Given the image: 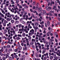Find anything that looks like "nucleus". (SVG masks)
<instances>
[{"label":"nucleus","instance_id":"1","mask_svg":"<svg viewBox=\"0 0 60 60\" xmlns=\"http://www.w3.org/2000/svg\"><path fill=\"white\" fill-rule=\"evenodd\" d=\"M46 9L48 11H49V9L50 10V9H51V7H48L47 6H46Z\"/></svg>","mask_w":60,"mask_h":60},{"label":"nucleus","instance_id":"2","mask_svg":"<svg viewBox=\"0 0 60 60\" xmlns=\"http://www.w3.org/2000/svg\"><path fill=\"white\" fill-rule=\"evenodd\" d=\"M38 25V22H36L35 23V26L36 27H37V26Z\"/></svg>","mask_w":60,"mask_h":60},{"label":"nucleus","instance_id":"3","mask_svg":"<svg viewBox=\"0 0 60 60\" xmlns=\"http://www.w3.org/2000/svg\"><path fill=\"white\" fill-rule=\"evenodd\" d=\"M43 12L44 13L45 15H47V13L46 12V11L45 10H43Z\"/></svg>","mask_w":60,"mask_h":60},{"label":"nucleus","instance_id":"4","mask_svg":"<svg viewBox=\"0 0 60 60\" xmlns=\"http://www.w3.org/2000/svg\"><path fill=\"white\" fill-rule=\"evenodd\" d=\"M39 11H42V9L41 8H40L38 9Z\"/></svg>","mask_w":60,"mask_h":60},{"label":"nucleus","instance_id":"5","mask_svg":"<svg viewBox=\"0 0 60 60\" xmlns=\"http://www.w3.org/2000/svg\"><path fill=\"white\" fill-rule=\"evenodd\" d=\"M11 56H12V59L13 60L14 58V55H13V54H12L11 55Z\"/></svg>","mask_w":60,"mask_h":60},{"label":"nucleus","instance_id":"6","mask_svg":"<svg viewBox=\"0 0 60 60\" xmlns=\"http://www.w3.org/2000/svg\"><path fill=\"white\" fill-rule=\"evenodd\" d=\"M10 47L11 45H8L6 46V47L7 48H9Z\"/></svg>","mask_w":60,"mask_h":60},{"label":"nucleus","instance_id":"7","mask_svg":"<svg viewBox=\"0 0 60 60\" xmlns=\"http://www.w3.org/2000/svg\"><path fill=\"white\" fill-rule=\"evenodd\" d=\"M6 20L7 21H10L11 20V19L9 18H6Z\"/></svg>","mask_w":60,"mask_h":60},{"label":"nucleus","instance_id":"8","mask_svg":"<svg viewBox=\"0 0 60 60\" xmlns=\"http://www.w3.org/2000/svg\"><path fill=\"white\" fill-rule=\"evenodd\" d=\"M22 35L23 37H25L26 36V34L25 33H23L22 34Z\"/></svg>","mask_w":60,"mask_h":60},{"label":"nucleus","instance_id":"9","mask_svg":"<svg viewBox=\"0 0 60 60\" xmlns=\"http://www.w3.org/2000/svg\"><path fill=\"white\" fill-rule=\"evenodd\" d=\"M23 56L24 57H22L21 59V60H24L25 59V56Z\"/></svg>","mask_w":60,"mask_h":60},{"label":"nucleus","instance_id":"10","mask_svg":"<svg viewBox=\"0 0 60 60\" xmlns=\"http://www.w3.org/2000/svg\"><path fill=\"white\" fill-rule=\"evenodd\" d=\"M30 45H32L34 44V42H31V43H30Z\"/></svg>","mask_w":60,"mask_h":60},{"label":"nucleus","instance_id":"11","mask_svg":"<svg viewBox=\"0 0 60 60\" xmlns=\"http://www.w3.org/2000/svg\"><path fill=\"white\" fill-rule=\"evenodd\" d=\"M9 60H12V57L11 56H9Z\"/></svg>","mask_w":60,"mask_h":60},{"label":"nucleus","instance_id":"12","mask_svg":"<svg viewBox=\"0 0 60 60\" xmlns=\"http://www.w3.org/2000/svg\"><path fill=\"white\" fill-rule=\"evenodd\" d=\"M47 25L48 26H49V25H50V23H49V21H48L47 22Z\"/></svg>","mask_w":60,"mask_h":60},{"label":"nucleus","instance_id":"13","mask_svg":"<svg viewBox=\"0 0 60 60\" xmlns=\"http://www.w3.org/2000/svg\"><path fill=\"white\" fill-rule=\"evenodd\" d=\"M36 57H38V56H39V55L37 53H36Z\"/></svg>","mask_w":60,"mask_h":60},{"label":"nucleus","instance_id":"14","mask_svg":"<svg viewBox=\"0 0 60 60\" xmlns=\"http://www.w3.org/2000/svg\"><path fill=\"white\" fill-rule=\"evenodd\" d=\"M33 27L34 29H38V27L36 28L34 27V25L33 26Z\"/></svg>","mask_w":60,"mask_h":60},{"label":"nucleus","instance_id":"15","mask_svg":"<svg viewBox=\"0 0 60 60\" xmlns=\"http://www.w3.org/2000/svg\"><path fill=\"white\" fill-rule=\"evenodd\" d=\"M35 4H36V2H35L34 1L33 3V5H34Z\"/></svg>","mask_w":60,"mask_h":60},{"label":"nucleus","instance_id":"16","mask_svg":"<svg viewBox=\"0 0 60 60\" xmlns=\"http://www.w3.org/2000/svg\"><path fill=\"white\" fill-rule=\"evenodd\" d=\"M43 26H44V25H43V24H41V28H43Z\"/></svg>","mask_w":60,"mask_h":60},{"label":"nucleus","instance_id":"17","mask_svg":"<svg viewBox=\"0 0 60 60\" xmlns=\"http://www.w3.org/2000/svg\"><path fill=\"white\" fill-rule=\"evenodd\" d=\"M36 8L35 10H38L39 9V7H38V6H36Z\"/></svg>","mask_w":60,"mask_h":60},{"label":"nucleus","instance_id":"18","mask_svg":"<svg viewBox=\"0 0 60 60\" xmlns=\"http://www.w3.org/2000/svg\"><path fill=\"white\" fill-rule=\"evenodd\" d=\"M18 36H19V37H22V35H21V34H18Z\"/></svg>","mask_w":60,"mask_h":60},{"label":"nucleus","instance_id":"19","mask_svg":"<svg viewBox=\"0 0 60 60\" xmlns=\"http://www.w3.org/2000/svg\"><path fill=\"white\" fill-rule=\"evenodd\" d=\"M16 4H18L19 3V0H16Z\"/></svg>","mask_w":60,"mask_h":60},{"label":"nucleus","instance_id":"20","mask_svg":"<svg viewBox=\"0 0 60 60\" xmlns=\"http://www.w3.org/2000/svg\"><path fill=\"white\" fill-rule=\"evenodd\" d=\"M4 34H5L6 33H7V30H4Z\"/></svg>","mask_w":60,"mask_h":60},{"label":"nucleus","instance_id":"21","mask_svg":"<svg viewBox=\"0 0 60 60\" xmlns=\"http://www.w3.org/2000/svg\"><path fill=\"white\" fill-rule=\"evenodd\" d=\"M4 26H6V23L4 22L3 23Z\"/></svg>","mask_w":60,"mask_h":60},{"label":"nucleus","instance_id":"22","mask_svg":"<svg viewBox=\"0 0 60 60\" xmlns=\"http://www.w3.org/2000/svg\"><path fill=\"white\" fill-rule=\"evenodd\" d=\"M49 13L50 14V16H53V15L51 13Z\"/></svg>","mask_w":60,"mask_h":60},{"label":"nucleus","instance_id":"23","mask_svg":"<svg viewBox=\"0 0 60 60\" xmlns=\"http://www.w3.org/2000/svg\"><path fill=\"white\" fill-rule=\"evenodd\" d=\"M17 40H20V38L19 37H17Z\"/></svg>","mask_w":60,"mask_h":60},{"label":"nucleus","instance_id":"24","mask_svg":"<svg viewBox=\"0 0 60 60\" xmlns=\"http://www.w3.org/2000/svg\"><path fill=\"white\" fill-rule=\"evenodd\" d=\"M4 23H8V22L6 20H5L4 21Z\"/></svg>","mask_w":60,"mask_h":60},{"label":"nucleus","instance_id":"25","mask_svg":"<svg viewBox=\"0 0 60 60\" xmlns=\"http://www.w3.org/2000/svg\"><path fill=\"white\" fill-rule=\"evenodd\" d=\"M50 41H51V42H52V41H54V40L53 39H50Z\"/></svg>","mask_w":60,"mask_h":60},{"label":"nucleus","instance_id":"26","mask_svg":"<svg viewBox=\"0 0 60 60\" xmlns=\"http://www.w3.org/2000/svg\"><path fill=\"white\" fill-rule=\"evenodd\" d=\"M52 58H53V57L52 56H51L50 57V59H52Z\"/></svg>","mask_w":60,"mask_h":60},{"label":"nucleus","instance_id":"27","mask_svg":"<svg viewBox=\"0 0 60 60\" xmlns=\"http://www.w3.org/2000/svg\"><path fill=\"white\" fill-rule=\"evenodd\" d=\"M14 57L15 58H17V57H18V56H17V55H15L14 56Z\"/></svg>","mask_w":60,"mask_h":60},{"label":"nucleus","instance_id":"28","mask_svg":"<svg viewBox=\"0 0 60 60\" xmlns=\"http://www.w3.org/2000/svg\"><path fill=\"white\" fill-rule=\"evenodd\" d=\"M8 28L9 29H10L11 28V25H10L8 27Z\"/></svg>","mask_w":60,"mask_h":60},{"label":"nucleus","instance_id":"29","mask_svg":"<svg viewBox=\"0 0 60 60\" xmlns=\"http://www.w3.org/2000/svg\"><path fill=\"white\" fill-rule=\"evenodd\" d=\"M35 8H36L35 7V6H34L33 7V9H36Z\"/></svg>","mask_w":60,"mask_h":60},{"label":"nucleus","instance_id":"30","mask_svg":"<svg viewBox=\"0 0 60 60\" xmlns=\"http://www.w3.org/2000/svg\"><path fill=\"white\" fill-rule=\"evenodd\" d=\"M19 50H21V49H22V47H19Z\"/></svg>","mask_w":60,"mask_h":60},{"label":"nucleus","instance_id":"31","mask_svg":"<svg viewBox=\"0 0 60 60\" xmlns=\"http://www.w3.org/2000/svg\"><path fill=\"white\" fill-rule=\"evenodd\" d=\"M21 26H22V24H20V25L19 26V27L20 28V27H21Z\"/></svg>","mask_w":60,"mask_h":60},{"label":"nucleus","instance_id":"32","mask_svg":"<svg viewBox=\"0 0 60 60\" xmlns=\"http://www.w3.org/2000/svg\"><path fill=\"white\" fill-rule=\"evenodd\" d=\"M51 49H52V51L53 52V51H54V48H51Z\"/></svg>","mask_w":60,"mask_h":60},{"label":"nucleus","instance_id":"33","mask_svg":"<svg viewBox=\"0 0 60 60\" xmlns=\"http://www.w3.org/2000/svg\"><path fill=\"white\" fill-rule=\"evenodd\" d=\"M51 3H52L53 4H55V2L54 1H52L51 2Z\"/></svg>","mask_w":60,"mask_h":60},{"label":"nucleus","instance_id":"34","mask_svg":"<svg viewBox=\"0 0 60 60\" xmlns=\"http://www.w3.org/2000/svg\"><path fill=\"white\" fill-rule=\"evenodd\" d=\"M15 52H18V50H17V49H15Z\"/></svg>","mask_w":60,"mask_h":60},{"label":"nucleus","instance_id":"35","mask_svg":"<svg viewBox=\"0 0 60 60\" xmlns=\"http://www.w3.org/2000/svg\"><path fill=\"white\" fill-rule=\"evenodd\" d=\"M43 58L44 60H46V59H47V57H44Z\"/></svg>","mask_w":60,"mask_h":60},{"label":"nucleus","instance_id":"36","mask_svg":"<svg viewBox=\"0 0 60 60\" xmlns=\"http://www.w3.org/2000/svg\"><path fill=\"white\" fill-rule=\"evenodd\" d=\"M36 5L38 6V5H39V3H37Z\"/></svg>","mask_w":60,"mask_h":60},{"label":"nucleus","instance_id":"37","mask_svg":"<svg viewBox=\"0 0 60 60\" xmlns=\"http://www.w3.org/2000/svg\"><path fill=\"white\" fill-rule=\"evenodd\" d=\"M54 15L55 16H56V17H57V14L56 13H55V14Z\"/></svg>","mask_w":60,"mask_h":60},{"label":"nucleus","instance_id":"38","mask_svg":"<svg viewBox=\"0 0 60 60\" xmlns=\"http://www.w3.org/2000/svg\"><path fill=\"white\" fill-rule=\"evenodd\" d=\"M8 50V49L7 48L5 50V51L6 52H7V50Z\"/></svg>","mask_w":60,"mask_h":60},{"label":"nucleus","instance_id":"39","mask_svg":"<svg viewBox=\"0 0 60 60\" xmlns=\"http://www.w3.org/2000/svg\"><path fill=\"white\" fill-rule=\"evenodd\" d=\"M45 52V50H43L42 51V53L43 54H44V53Z\"/></svg>","mask_w":60,"mask_h":60},{"label":"nucleus","instance_id":"40","mask_svg":"<svg viewBox=\"0 0 60 60\" xmlns=\"http://www.w3.org/2000/svg\"><path fill=\"white\" fill-rule=\"evenodd\" d=\"M21 45H22V46H24V43H22L21 44Z\"/></svg>","mask_w":60,"mask_h":60},{"label":"nucleus","instance_id":"41","mask_svg":"<svg viewBox=\"0 0 60 60\" xmlns=\"http://www.w3.org/2000/svg\"><path fill=\"white\" fill-rule=\"evenodd\" d=\"M15 22L17 23L18 24L19 23V22L18 21H16Z\"/></svg>","mask_w":60,"mask_h":60},{"label":"nucleus","instance_id":"42","mask_svg":"<svg viewBox=\"0 0 60 60\" xmlns=\"http://www.w3.org/2000/svg\"><path fill=\"white\" fill-rule=\"evenodd\" d=\"M6 58H5V57H3V60H5Z\"/></svg>","mask_w":60,"mask_h":60},{"label":"nucleus","instance_id":"43","mask_svg":"<svg viewBox=\"0 0 60 60\" xmlns=\"http://www.w3.org/2000/svg\"><path fill=\"white\" fill-rule=\"evenodd\" d=\"M11 22L12 23H14V21L13 20H12Z\"/></svg>","mask_w":60,"mask_h":60},{"label":"nucleus","instance_id":"44","mask_svg":"<svg viewBox=\"0 0 60 60\" xmlns=\"http://www.w3.org/2000/svg\"><path fill=\"white\" fill-rule=\"evenodd\" d=\"M55 41L56 42H57V41H58V40H57V39H55Z\"/></svg>","mask_w":60,"mask_h":60},{"label":"nucleus","instance_id":"45","mask_svg":"<svg viewBox=\"0 0 60 60\" xmlns=\"http://www.w3.org/2000/svg\"><path fill=\"white\" fill-rule=\"evenodd\" d=\"M39 20L40 22H41V19L40 18H39Z\"/></svg>","mask_w":60,"mask_h":60},{"label":"nucleus","instance_id":"46","mask_svg":"<svg viewBox=\"0 0 60 60\" xmlns=\"http://www.w3.org/2000/svg\"><path fill=\"white\" fill-rule=\"evenodd\" d=\"M43 33H44V34H46V31H45V30H44Z\"/></svg>","mask_w":60,"mask_h":60},{"label":"nucleus","instance_id":"47","mask_svg":"<svg viewBox=\"0 0 60 60\" xmlns=\"http://www.w3.org/2000/svg\"><path fill=\"white\" fill-rule=\"evenodd\" d=\"M32 48H33V49H34L35 48V47H34V45H32Z\"/></svg>","mask_w":60,"mask_h":60},{"label":"nucleus","instance_id":"48","mask_svg":"<svg viewBox=\"0 0 60 60\" xmlns=\"http://www.w3.org/2000/svg\"><path fill=\"white\" fill-rule=\"evenodd\" d=\"M0 35H3V34L1 32L0 33Z\"/></svg>","mask_w":60,"mask_h":60},{"label":"nucleus","instance_id":"49","mask_svg":"<svg viewBox=\"0 0 60 60\" xmlns=\"http://www.w3.org/2000/svg\"><path fill=\"white\" fill-rule=\"evenodd\" d=\"M6 9H7L6 8H4V10H6Z\"/></svg>","mask_w":60,"mask_h":60},{"label":"nucleus","instance_id":"50","mask_svg":"<svg viewBox=\"0 0 60 60\" xmlns=\"http://www.w3.org/2000/svg\"><path fill=\"white\" fill-rule=\"evenodd\" d=\"M47 35L48 36H49V33H47Z\"/></svg>","mask_w":60,"mask_h":60},{"label":"nucleus","instance_id":"51","mask_svg":"<svg viewBox=\"0 0 60 60\" xmlns=\"http://www.w3.org/2000/svg\"><path fill=\"white\" fill-rule=\"evenodd\" d=\"M54 11H50V12H51V13H54Z\"/></svg>","mask_w":60,"mask_h":60},{"label":"nucleus","instance_id":"52","mask_svg":"<svg viewBox=\"0 0 60 60\" xmlns=\"http://www.w3.org/2000/svg\"><path fill=\"white\" fill-rule=\"evenodd\" d=\"M38 15L39 17H40V16H41V14L40 13L39 14H38Z\"/></svg>","mask_w":60,"mask_h":60},{"label":"nucleus","instance_id":"53","mask_svg":"<svg viewBox=\"0 0 60 60\" xmlns=\"http://www.w3.org/2000/svg\"><path fill=\"white\" fill-rule=\"evenodd\" d=\"M21 11V9H19V11Z\"/></svg>","mask_w":60,"mask_h":60},{"label":"nucleus","instance_id":"54","mask_svg":"<svg viewBox=\"0 0 60 60\" xmlns=\"http://www.w3.org/2000/svg\"><path fill=\"white\" fill-rule=\"evenodd\" d=\"M55 59H56V60H57V59H58V58L57 57H55Z\"/></svg>","mask_w":60,"mask_h":60},{"label":"nucleus","instance_id":"55","mask_svg":"<svg viewBox=\"0 0 60 60\" xmlns=\"http://www.w3.org/2000/svg\"><path fill=\"white\" fill-rule=\"evenodd\" d=\"M2 25L1 24L0 25V28H2Z\"/></svg>","mask_w":60,"mask_h":60},{"label":"nucleus","instance_id":"56","mask_svg":"<svg viewBox=\"0 0 60 60\" xmlns=\"http://www.w3.org/2000/svg\"><path fill=\"white\" fill-rule=\"evenodd\" d=\"M22 24H25V22L24 21H22Z\"/></svg>","mask_w":60,"mask_h":60},{"label":"nucleus","instance_id":"57","mask_svg":"<svg viewBox=\"0 0 60 60\" xmlns=\"http://www.w3.org/2000/svg\"><path fill=\"white\" fill-rule=\"evenodd\" d=\"M23 18H21L20 21H21V20H23Z\"/></svg>","mask_w":60,"mask_h":60},{"label":"nucleus","instance_id":"58","mask_svg":"<svg viewBox=\"0 0 60 60\" xmlns=\"http://www.w3.org/2000/svg\"><path fill=\"white\" fill-rule=\"evenodd\" d=\"M56 46H58V43H56Z\"/></svg>","mask_w":60,"mask_h":60},{"label":"nucleus","instance_id":"59","mask_svg":"<svg viewBox=\"0 0 60 60\" xmlns=\"http://www.w3.org/2000/svg\"><path fill=\"white\" fill-rule=\"evenodd\" d=\"M8 40L9 41H10V38H8Z\"/></svg>","mask_w":60,"mask_h":60},{"label":"nucleus","instance_id":"60","mask_svg":"<svg viewBox=\"0 0 60 60\" xmlns=\"http://www.w3.org/2000/svg\"><path fill=\"white\" fill-rule=\"evenodd\" d=\"M26 5V4H22V5L23 6H25V5Z\"/></svg>","mask_w":60,"mask_h":60},{"label":"nucleus","instance_id":"61","mask_svg":"<svg viewBox=\"0 0 60 60\" xmlns=\"http://www.w3.org/2000/svg\"><path fill=\"white\" fill-rule=\"evenodd\" d=\"M46 36V35L45 34H44L43 35V37H45Z\"/></svg>","mask_w":60,"mask_h":60},{"label":"nucleus","instance_id":"62","mask_svg":"<svg viewBox=\"0 0 60 60\" xmlns=\"http://www.w3.org/2000/svg\"><path fill=\"white\" fill-rule=\"evenodd\" d=\"M30 11L31 12H33V10H32V9H30Z\"/></svg>","mask_w":60,"mask_h":60},{"label":"nucleus","instance_id":"63","mask_svg":"<svg viewBox=\"0 0 60 60\" xmlns=\"http://www.w3.org/2000/svg\"><path fill=\"white\" fill-rule=\"evenodd\" d=\"M19 8H21V9H22V7H21L20 6H19Z\"/></svg>","mask_w":60,"mask_h":60},{"label":"nucleus","instance_id":"64","mask_svg":"<svg viewBox=\"0 0 60 60\" xmlns=\"http://www.w3.org/2000/svg\"><path fill=\"white\" fill-rule=\"evenodd\" d=\"M48 29L49 30H50V27H48Z\"/></svg>","mask_w":60,"mask_h":60}]
</instances>
